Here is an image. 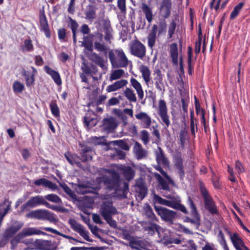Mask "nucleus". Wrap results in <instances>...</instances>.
Wrapping results in <instances>:
<instances>
[{
  "label": "nucleus",
  "instance_id": "1",
  "mask_svg": "<svg viewBox=\"0 0 250 250\" xmlns=\"http://www.w3.org/2000/svg\"><path fill=\"white\" fill-rule=\"evenodd\" d=\"M82 44H93L95 50L106 55L109 47L103 42V35L99 32L90 34L83 37Z\"/></svg>",
  "mask_w": 250,
  "mask_h": 250
},
{
  "label": "nucleus",
  "instance_id": "2",
  "mask_svg": "<svg viewBox=\"0 0 250 250\" xmlns=\"http://www.w3.org/2000/svg\"><path fill=\"white\" fill-rule=\"evenodd\" d=\"M109 59L113 68L126 67L128 64V60L122 49H116L108 51Z\"/></svg>",
  "mask_w": 250,
  "mask_h": 250
},
{
  "label": "nucleus",
  "instance_id": "3",
  "mask_svg": "<svg viewBox=\"0 0 250 250\" xmlns=\"http://www.w3.org/2000/svg\"><path fill=\"white\" fill-rule=\"evenodd\" d=\"M26 217L29 218L47 220L50 222H54L56 221L54 213L46 209H40L32 210L27 213Z\"/></svg>",
  "mask_w": 250,
  "mask_h": 250
},
{
  "label": "nucleus",
  "instance_id": "4",
  "mask_svg": "<svg viewBox=\"0 0 250 250\" xmlns=\"http://www.w3.org/2000/svg\"><path fill=\"white\" fill-rule=\"evenodd\" d=\"M164 196L168 200L163 199L161 205L180 210L185 214L188 213L185 207L181 204L180 197L170 195H164Z\"/></svg>",
  "mask_w": 250,
  "mask_h": 250
},
{
  "label": "nucleus",
  "instance_id": "5",
  "mask_svg": "<svg viewBox=\"0 0 250 250\" xmlns=\"http://www.w3.org/2000/svg\"><path fill=\"white\" fill-rule=\"evenodd\" d=\"M108 174V175L103 177L101 181L109 189H117L120 182L119 173L114 171H110Z\"/></svg>",
  "mask_w": 250,
  "mask_h": 250
},
{
  "label": "nucleus",
  "instance_id": "6",
  "mask_svg": "<svg viewBox=\"0 0 250 250\" xmlns=\"http://www.w3.org/2000/svg\"><path fill=\"white\" fill-rule=\"evenodd\" d=\"M130 50L132 55L140 59H143L146 54V47L140 41L135 40L130 44Z\"/></svg>",
  "mask_w": 250,
  "mask_h": 250
},
{
  "label": "nucleus",
  "instance_id": "7",
  "mask_svg": "<svg viewBox=\"0 0 250 250\" xmlns=\"http://www.w3.org/2000/svg\"><path fill=\"white\" fill-rule=\"evenodd\" d=\"M157 113L161 118L162 125L168 127L170 124V121L166 102L164 100L161 99L159 101Z\"/></svg>",
  "mask_w": 250,
  "mask_h": 250
},
{
  "label": "nucleus",
  "instance_id": "8",
  "mask_svg": "<svg viewBox=\"0 0 250 250\" xmlns=\"http://www.w3.org/2000/svg\"><path fill=\"white\" fill-rule=\"evenodd\" d=\"M154 208L163 220L170 223H173L176 216V213L175 211L165 207L157 206H154Z\"/></svg>",
  "mask_w": 250,
  "mask_h": 250
},
{
  "label": "nucleus",
  "instance_id": "9",
  "mask_svg": "<svg viewBox=\"0 0 250 250\" xmlns=\"http://www.w3.org/2000/svg\"><path fill=\"white\" fill-rule=\"evenodd\" d=\"M201 194L204 200L205 208L211 214L217 213L216 207L211 197L204 187L200 188Z\"/></svg>",
  "mask_w": 250,
  "mask_h": 250
},
{
  "label": "nucleus",
  "instance_id": "10",
  "mask_svg": "<svg viewBox=\"0 0 250 250\" xmlns=\"http://www.w3.org/2000/svg\"><path fill=\"white\" fill-rule=\"evenodd\" d=\"M188 202L191 209V214L194 218L192 219L189 217H186L185 221L190 223L196 229H198L200 225V216L197 212L195 206L190 197H188Z\"/></svg>",
  "mask_w": 250,
  "mask_h": 250
},
{
  "label": "nucleus",
  "instance_id": "11",
  "mask_svg": "<svg viewBox=\"0 0 250 250\" xmlns=\"http://www.w3.org/2000/svg\"><path fill=\"white\" fill-rule=\"evenodd\" d=\"M44 200V197L40 195L32 197L25 204L21 206V211L22 212L25 211H28L30 208L43 205Z\"/></svg>",
  "mask_w": 250,
  "mask_h": 250
},
{
  "label": "nucleus",
  "instance_id": "12",
  "mask_svg": "<svg viewBox=\"0 0 250 250\" xmlns=\"http://www.w3.org/2000/svg\"><path fill=\"white\" fill-rule=\"evenodd\" d=\"M71 228L75 231L78 232L85 240L91 241L88 236V232L85 230L83 226L78 223L75 219H70L68 221Z\"/></svg>",
  "mask_w": 250,
  "mask_h": 250
},
{
  "label": "nucleus",
  "instance_id": "13",
  "mask_svg": "<svg viewBox=\"0 0 250 250\" xmlns=\"http://www.w3.org/2000/svg\"><path fill=\"white\" fill-rule=\"evenodd\" d=\"M100 212L104 219L112 216L118 212L115 207L110 202H104L102 206Z\"/></svg>",
  "mask_w": 250,
  "mask_h": 250
},
{
  "label": "nucleus",
  "instance_id": "14",
  "mask_svg": "<svg viewBox=\"0 0 250 250\" xmlns=\"http://www.w3.org/2000/svg\"><path fill=\"white\" fill-rule=\"evenodd\" d=\"M172 8L171 0H162L160 4V13L161 15L165 18H168L171 13Z\"/></svg>",
  "mask_w": 250,
  "mask_h": 250
},
{
  "label": "nucleus",
  "instance_id": "15",
  "mask_svg": "<svg viewBox=\"0 0 250 250\" xmlns=\"http://www.w3.org/2000/svg\"><path fill=\"white\" fill-rule=\"evenodd\" d=\"M154 83L156 88L159 91H164L165 84L163 80V75L161 70L159 69H156L154 72Z\"/></svg>",
  "mask_w": 250,
  "mask_h": 250
},
{
  "label": "nucleus",
  "instance_id": "16",
  "mask_svg": "<svg viewBox=\"0 0 250 250\" xmlns=\"http://www.w3.org/2000/svg\"><path fill=\"white\" fill-rule=\"evenodd\" d=\"M34 246L38 250H54L55 247L51 241L45 240H36L34 242Z\"/></svg>",
  "mask_w": 250,
  "mask_h": 250
},
{
  "label": "nucleus",
  "instance_id": "17",
  "mask_svg": "<svg viewBox=\"0 0 250 250\" xmlns=\"http://www.w3.org/2000/svg\"><path fill=\"white\" fill-rule=\"evenodd\" d=\"M89 59L100 66L103 70H107V61L97 53L92 52L90 55Z\"/></svg>",
  "mask_w": 250,
  "mask_h": 250
},
{
  "label": "nucleus",
  "instance_id": "18",
  "mask_svg": "<svg viewBox=\"0 0 250 250\" xmlns=\"http://www.w3.org/2000/svg\"><path fill=\"white\" fill-rule=\"evenodd\" d=\"M102 124L103 129L104 131L110 132L115 129L117 126L116 120L113 117H109L103 119Z\"/></svg>",
  "mask_w": 250,
  "mask_h": 250
},
{
  "label": "nucleus",
  "instance_id": "19",
  "mask_svg": "<svg viewBox=\"0 0 250 250\" xmlns=\"http://www.w3.org/2000/svg\"><path fill=\"white\" fill-rule=\"evenodd\" d=\"M230 240L236 250H250L237 233H234L231 236Z\"/></svg>",
  "mask_w": 250,
  "mask_h": 250
},
{
  "label": "nucleus",
  "instance_id": "20",
  "mask_svg": "<svg viewBox=\"0 0 250 250\" xmlns=\"http://www.w3.org/2000/svg\"><path fill=\"white\" fill-rule=\"evenodd\" d=\"M135 189L138 193V197L141 200L144 199L147 193V188L141 179L136 181Z\"/></svg>",
  "mask_w": 250,
  "mask_h": 250
},
{
  "label": "nucleus",
  "instance_id": "21",
  "mask_svg": "<svg viewBox=\"0 0 250 250\" xmlns=\"http://www.w3.org/2000/svg\"><path fill=\"white\" fill-rule=\"evenodd\" d=\"M133 153L138 160L146 158L147 156V151L143 148L141 145L138 142H135L133 146Z\"/></svg>",
  "mask_w": 250,
  "mask_h": 250
},
{
  "label": "nucleus",
  "instance_id": "22",
  "mask_svg": "<svg viewBox=\"0 0 250 250\" xmlns=\"http://www.w3.org/2000/svg\"><path fill=\"white\" fill-rule=\"evenodd\" d=\"M139 71L145 84L147 87H149L151 80V71L150 69L146 65H141L139 67Z\"/></svg>",
  "mask_w": 250,
  "mask_h": 250
},
{
  "label": "nucleus",
  "instance_id": "23",
  "mask_svg": "<svg viewBox=\"0 0 250 250\" xmlns=\"http://www.w3.org/2000/svg\"><path fill=\"white\" fill-rule=\"evenodd\" d=\"M34 184L37 186H42L44 188H48L52 190H55L58 189L57 185L45 178H41L34 182Z\"/></svg>",
  "mask_w": 250,
  "mask_h": 250
},
{
  "label": "nucleus",
  "instance_id": "24",
  "mask_svg": "<svg viewBox=\"0 0 250 250\" xmlns=\"http://www.w3.org/2000/svg\"><path fill=\"white\" fill-rule=\"evenodd\" d=\"M129 246L132 249L137 250H146L148 246V243L145 240H140L134 238L133 240L129 244Z\"/></svg>",
  "mask_w": 250,
  "mask_h": 250
},
{
  "label": "nucleus",
  "instance_id": "25",
  "mask_svg": "<svg viewBox=\"0 0 250 250\" xmlns=\"http://www.w3.org/2000/svg\"><path fill=\"white\" fill-rule=\"evenodd\" d=\"M158 31V26L156 24H154L151 28V30L147 37L148 41V46L149 48L152 49L155 44L157 39V33Z\"/></svg>",
  "mask_w": 250,
  "mask_h": 250
},
{
  "label": "nucleus",
  "instance_id": "26",
  "mask_svg": "<svg viewBox=\"0 0 250 250\" xmlns=\"http://www.w3.org/2000/svg\"><path fill=\"white\" fill-rule=\"evenodd\" d=\"M135 117L142 122L144 128L149 127L151 123V118L146 113L140 112L135 115Z\"/></svg>",
  "mask_w": 250,
  "mask_h": 250
},
{
  "label": "nucleus",
  "instance_id": "27",
  "mask_svg": "<svg viewBox=\"0 0 250 250\" xmlns=\"http://www.w3.org/2000/svg\"><path fill=\"white\" fill-rule=\"evenodd\" d=\"M130 82L131 85L135 90L139 100H142L144 97V92L140 83L133 78L130 79Z\"/></svg>",
  "mask_w": 250,
  "mask_h": 250
},
{
  "label": "nucleus",
  "instance_id": "28",
  "mask_svg": "<svg viewBox=\"0 0 250 250\" xmlns=\"http://www.w3.org/2000/svg\"><path fill=\"white\" fill-rule=\"evenodd\" d=\"M77 192L81 194H84L88 193H96L97 189L86 184H79L76 187Z\"/></svg>",
  "mask_w": 250,
  "mask_h": 250
},
{
  "label": "nucleus",
  "instance_id": "29",
  "mask_svg": "<svg viewBox=\"0 0 250 250\" xmlns=\"http://www.w3.org/2000/svg\"><path fill=\"white\" fill-rule=\"evenodd\" d=\"M11 202L8 200L5 199L2 203L0 204V220L3 221L4 217L8 212L11 208Z\"/></svg>",
  "mask_w": 250,
  "mask_h": 250
},
{
  "label": "nucleus",
  "instance_id": "30",
  "mask_svg": "<svg viewBox=\"0 0 250 250\" xmlns=\"http://www.w3.org/2000/svg\"><path fill=\"white\" fill-rule=\"evenodd\" d=\"M158 149L159 151L156 152V160L157 164L165 167L168 166L169 162L167 159L166 157L164 152L161 147H159Z\"/></svg>",
  "mask_w": 250,
  "mask_h": 250
},
{
  "label": "nucleus",
  "instance_id": "31",
  "mask_svg": "<svg viewBox=\"0 0 250 250\" xmlns=\"http://www.w3.org/2000/svg\"><path fill=\"white\" fill-rule=\"evenodd\" d=\"M20 233L21 234V236L23 237V238L26 236L32 235L34 234H47L45 232L38 230L34 228H29L28 229H23Z\"/></svg>",
  "mask_w": 250,
  "mask_h": 250
},
{
  "label": "nucleus",
  "instance_id": "32",
  "mask_svg": "<svg viewBox=\"0 0 250 250\" xmlns=\"http://www.w3.org/2000/svg\"><path fill=\"white\" fill-rule=\"evenodd\" d=\"M141 9L145 14L147 21L150 23L153 20V12L152 8L148 6L146 3H142Z\"/></svg>",
  "mask_w": 250,
  "mask_h": 250
},
{
  "label": "nucleus",
  "instance_id": "33",
  "mask_svg": "<svg viewBox=\"0 0 250 250\" xmlns=\"http://www.w3.org/2000/svg\"><path fill=\"white\" fill-rule=\"evenodd\" d=\"M44 68L46 72L51 76L57 84L59 85L62 84V81L60 75L57 71L53 70L47 66H45Z\"/></svg>",
  "mask_w": 250,
  "mask_h": 250
},
{
  "label": "nucleus",
  "instance_id": "34",
  "mask_svg": "<svg viewBox=\"0 0 250 250\" xmlns=\"http://www.w3.org/2000/svg\"><path fill=\"white\" fill-rule=\"evenodd\" d=\"M154 175L158 181L160 188L165 190L169 191L170 187L169 184H171L169 183L167 180L166 181L163 179L159 174L156 173L154 174Z\"/></svg>",
  "mask_w": 250,
  "mask_h": 250
},
{
  "label": "nucleus",
  "instance_id": "35",
  "mask_svg": "<svg viewBox=\"0 0 250 250\" xmlns=\"http://www.w3.org/2000/svg\"><path fill=\"white\" fill-rule=\"evenodd\" d=\"M92 151L90 147H83L81 153V159L83 162L89 161L92 159Z\"/></svg>",
  "mask_w": 250,
  "mask_h": 250
},
{
  "label": "nucleus",
  "instance_id": "36",
  "mask_svg": "<svg viewBox=\"0 0 250 250\" xmlns=\"http://www.w3.org/2000/svg\"><path fill=\"white\" fill-rule=\"evenodd\" d=\"M40 25L46 36L49 38L50 36V31L46 18L44 14L40 16Z\"/></svg>",
  "mask_w": 250,
  "mask_h": 250
},
{
  "label": "nucleus",
  "instance_id": "37",
  "mask_svg": "<svg viewBox=\"0 0 250 250\" xmlns=\"http://www.w3.org/2000/svg\"><path fill=\"white\" fill-rule=\"evenodd\" d=\"M64 156L68 162L72 165H76L78 167H80L81 163L79 160V157L76 154H71L69 152L65 153Z\"/></svg>",
  "mask_w": 250,
  "mask_h": 250
},
{
  "label": "nucleus",
  "instance_id": "38",
  "mask_svg": "<svg viewBox=\"0 0 250 250\" xmlns=\"http://www.w3.org/2000/svg\"><path fill=\"white\" fill-rule=\"evenodd\" d=\"M22 224H18L17 225L11 226L5 231L4 235L8 239L13 237V236L19 231L22 227Z\"/></svg>",
  "mask_w": 250,
  "mask_h": 250
},
{
  "label": "nucleus",
  "instance_id": "39",
  "mask_svg": "<svg viewBox=\"0 0 250 250\" xmlns=\"http://www.w3.org/2000/svg\"><path fill=\"white\" fill-rule=\"evenodd\" d=\"M170 56L172 58L173 63L177 65H178V48L176 43H174L171 44L170 47Z\"/></svg>",
  "mask_w": 250,
  "mask_h": 250
},
{
  "label": "nucleus",
  "instance_id": "40",
  "mask_svg": "<svg viewBox=\"0 0 250 250\" xmlns=\"http://www.w3.org/2000/svg\"><path fill=\"white\" fill-rule=\"evenodd\" d=\"M124 94L126 98L130 102L136 103L137 102V97L133 90L128 87L125 89Z\"/></svg>",
  "mask_w": 250,
  "mask_h": 250
},
{
  "label": "nucleus",
  "instance_id": "41",
  "mask_svg": "<svg viewBox=\"0 0 250 250\" xmlns=\"http://www.w3.org/2000/svg\"><path fill=\"white\" fill-rule=\"evenodd\" d=\"M60 186L63 189L64 192L74 201H77V195L65 183H59Z\"/></svg>",
  "mask_w": 250,
  "mask_h": 250
},
{
  "label": "nucleus",
  "instance_id": "42",
  "mask_svg": "<svg viewBox=\"0 0 250 250\" xmlns=\"http://www.w3.org/2000/svg\"><path fill=\"white\" fill-rule=\"evenodd\" d=\"M125 74V71L123 69H116L112 71L109 80L110 81H113L119 79Z\"/></svg>",
  "mask_w": 250,
  "mask_h": 250
},
{
  "label": "nucleus",
  "instance_id": "43",
  "mask_svg": "<svg viewBox=\"0 0 250 250\" xmlns=\"http://www.w3.org/2000/svg\"><path fill=\"white\" fill-rule=\"evenodd\" d=\"M84 124L88 129H90L97 124L98 121L96 118H90L87 116L83 118Z\"/></svg>",
  "mask_w": 250,
  "mask_h": 250
},
{
  "label": "nucleus",
  "instance_id": "44",
  "mask_svg": "<svg viewBox=\"0 0 250 250\" xmlns=\"http://www.w3.org/2000/svg\"><path fill=\"white\" fill-rule=\"evenodd\" d=\"M110 144L113 145V146H118L122 149L128 151L130 149L129 146L128 145L127 143L123 141V140H117L111 141L109 142Z\"/></svg>",
  "mask_w": 250,
  "mask_h": 250
},
{
  "label": "nucleus",
  "instance_id": "45",
  "mask_svg": "<svg viewBox=\"0 0 250 250\" xmlns=\"http://www.w3.org/2000/svg\"><path fill=\"white\" fill-rule=\"evenodd\" d=\"M41 229H42L44 230L52 232L53 233H54L55 234H57L58 235L62 236L63 237H64L65 238L71 239H73L74 240L77 241L75 239L72 238V237L68 236V235H66L64 234H62V233H61L60 232L58 231V230H56V229H52L51 228H49V227H43V228H41Z\"/></svg>",
  "mask_w": 250,
  "mask_h": 250
},
{
  "label": "nucleus",
  "instance_id": "46",
  "mask_svg": "<svg viewBox=\"0 0 250 250\" xmlns=\"http://www.w3.org/2000/svg\"><path fill=\"white\" fill-rule=\"evenodd\" d=\"M21 49L23 51H32L33 50V45L31 40L30 39L24 40L23 44L21 46Z\"/></svg>",
  "mask_w": 250,
  "mask_h": 250
},
{
  "label": "nucleus",
  "instance_id": "47",
  "mask_svg": "<svg viewBox=\"0 0 250 250\" xmlns=\"http://www.w3.org/2000/svg\"><path fill=\"white\" fill-rule=\"evenodd\" d=\"M124 174L126 179L130 180L134 176V171L130 167H125L124 169Z\"/></svg>",
  "mask_w": 250,
  "mask_h": 250
},
{
  "label": "nucleus",
  "instance_id": "48",
  "mask_svg": "<svg viewBox=\"0 0 250 250\" xmlns=\"http://www.w3.org/2000/svg\"><path fill=\"white\" fill-rule=\"evenodd\" d=\"M45 200L52 202L54 203H61L62 202L61 199L57 195L50 194L44 196Z\"/></svg>",
  "mask_w": 250,
  "mask_h": 250
},
{
  "label": "nucleus",
  "instance_id": "49",
  "mask_svg": "<svg viewBox=\"0 0 250 250\" xmlns=\"http://www.w3.org/2000/svg\"><path fill=\"white\" fill-rule=\"evenodd\" d=\"M243 5V2H240L238 4L234 7V9L231 13L230 16V18L231 19H234L237 16Z\"/></svg>",
  "mask_w": 250,
  "mask_h": 250
},
{
  "label": "nucleus",
  "instance_id": "50",
  "mask_svg": "<svg viewBox=\"0 0 250 250\" xmlns=\"http://www.w3.org/2000/svg\"><path fill=\"white\" fill-rule=\"evenodd\" d=\"M24 89V85L19 81H15L13 84V89L15 93H21Z\"/></svg>",
  "mask_w": 250,
  "mask_h": 250
},
{
  "label": "nucleus",
  "instance_id": "51",
  "mask_svg": "<svg viewBox=\"0 0 250 250\" xmlns=\"http://www.w3.org/2000/svg\"><path fill=\"white\" fill-rule=\"evenodd\" d=\"M176 26V23L173 20L169 25L168 29V38L170 39L174 33V31Z\"/></svg>",
  "mask_w": 250,
  "mask_h": 250
},
{
  "label": "nucleus",
  "instance_id": "52",
  "mask_svg": "<svg viewBox=\"0 0 250 250\" xmlns=\"http://www.w3.org/2000/svg\"><path fill=\"white\" fill-rule=\"evenodd\" d=\"M23 239V237L21 236V234L20 233L17 235L15 237H14L11 240V249H14L17 246V244L21 241V239Z\"/></svg>",
  "mask_w": 250,
  "mask_h": 250
},
{
  "label": "nucleus",
  "instance_id": "53",
  "mask_svg": "<svg viewBox=\"0 0 250 250\" xmlns=\"http://www.w3.org/2000/svg\"><path fill=\"white\" fill-rule=\"evenodd\" d=\"M141 139L145 145H147L149 141V135L148 132L143 130L141 132Z\"/></svg>",
  "mask_w": 250,
  "mask_h": 250
},
{
  "label": "nucleus",
  "instance_id": "54",
  "mask_svg": "<svg viewBox=\"0 0 250 250\" xmlns=\"http://www.w3.org/2000/svg\"><path fill=\"white\" fill-rule=\"evenodd\" d=\"M159 228V227L157 225L155 224H152L150 226L146 227L145 228V230L147 231L150 234L152 235L155 231H158Z\"/></svg>",
  "mask_w": 250,
  "mask_h": 250
},
{
  "label": "nucleus",
  "instance_id": "55",
  "mask_svg": "<svg viewBox=\"0 0 250 250\" xmlns=\"http://www.w3.org/2000/svg\"><path fill=\"white\" fill-rule=\"evenodd\" d=\"M104 39L109 43H111V40L113 39L112 29L104 30Z\"/></svg>",
  "mask_w": 250,
  "mask_h": 250
},
{
  "label": "nucleus",
  "instance_id": "56",
  "mask_svg": "<svg viewBox=\"0 0 250 250\" xmlns=\"http://www.w3.org/2000/svg\"><path fill=\"white\" fill-rule=\"evenodd\" d=\"M51 112L53 115L56 117L60 116V110L56 104L52 103L50 104Z\"/></svg>",
  "mask_w": 250,
  "mask_h": 250
},
{
  "label": "nucleus",
  "instance_id": "57",
  "mask_svg": "<svg viewBox=\"0 0 250 250\" xmlns=\"http://www.w3.org/2000/svg\"><path fill=\"white\" fill-rule=\"evenodd\" d=\"M146 214L149 218L152 220H157L156 217L154 213H153L152 209L150 206H148L146 208Z\"/></svg>",
  "mask_w": 250,
  "mask_h": 250
},
{
  "label": "nucleus",
  "instance_id": "58",
  "mask_svg": "<svg viewBox=\"0 0 250 250\" xmlns=\"http://www.w3.org/2000/svg\"><path fill=\"white\" fill-rule=\"evenodd\" d=\"M113 150L115 154L113 156V158H115L116 156H117L120 159H123L125 158V153L122 150L116 148H114Z\"/></svg>",
  "mask_w": 250,
  "mask_h": 250
},
{
  "label": "nucleus",
  "instance_id": "59",
  "mask_svg": "<svg viewBox=\"0 0 250 250\" xmlns=\"http://www.w3.org/2000/svg\"><path fill=\"white\" fill-rule=\"evenodd\" d=\"M187 134V132L185 129L180 130L179 133V140L180 144L182 146H184Z\"/></svg>",
  "mask_w": 250,
  "mask_h": 250
},
{
  "label": "nucleus",
  "instance_id": "60",
  "mask_svg": "<svg viewBox=\"0 0 250 250\" xmlns=\"http://www.w3.org/2000/svg\"><path fill=\"white\" fill-rule=\"evenodd\" d=\"M70 24L71 29L72 31L73 34H74V33H76L78 27V24L77 22L73 20L71 18L69 17Z\"/></svg>",
  "mask_w": 250,
  "mask_h": 250
},
{
  "label": "nucleus",
  "instance_id": "61",
  "mask_svg": "<svg viewBox=\"0 0 250 250\" xmlns=\"http://www.w3.org/2000/svg\"><path fill=\"white\" fill-rule=\"evenodd\" d=\"M174 165L176 168L183 167V160L181 157L179 156L175 157L174 159Z\"/></svg>",
  "mask_w": 250,
  "mask_h": 250
},
{
  "label": "nucleus",
  "instance_id": "62",
  "mask_svg": "<svg viewBox=\"0 0 250 250\" xmlns=\"http://www.w3.org/2000/svg\"><path fill=\"white\" fill-rule=\"evenodd\" d=\"M117 5L120 11L122 12L126 10L125 0H118Z\"/></svg>",
  "mask_w": 250,
  "mask_h": 250
},
{
  "label": "nucleus",
  "instance_id": "63",
  "mask_svg": "<svg viewBox=\"0 0 250 250\" xmlns=\"http://www.w3.org/2000/svg\"><path fill=\"white\" fill-rule=\"evenodd\" d=\"M159 171L163 175V176L168 181L169 183L172 185H174V182L173 180L169 177V175L162 168H160Z\"/></svg>",
  "mask_w": 250,
  "mask_h": 250
},
{
  "label": "nucleus",
  "instance_id": "64",
  "mask_svg": "<svg viewBox=\"0 0 250 250\" xmlns=\"http://www.w3.org/2000/svg\"><path fill=\"white\" fill-rule=\"evenodd\" d=\"M235 169L238 174H241L244 171V168L239 161L235 162Z\"/></svg>",
  "mask_w": 250,
  "mask_h": 250
}]
</instances>
